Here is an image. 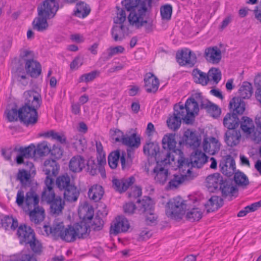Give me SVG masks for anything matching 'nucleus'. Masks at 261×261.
I'll return each instance as SVG.
<instances>
[{"label":"nucleus","mask_w":261,"mask_h":261,"mask_svg":"<svg viewBox=\"0 0 261 261\" xmlns=\"http://www.w3.org/2000/svg\"><path fill=\"white\" fill-rule=\"evenodd\" d=\"M174 158L177 162V168L180 171H186L187 173L193 174L192 167L201 168L207 161V157L201 151L196 150L192 153L190 160L184 156L181 150L176 151Z\"/></svg>","instance_id":"1"},{"label":"nucleus","mask_w":261,"mask_h":261,"mask_svg":"<svg viewBox=\"0 0 261 261\" xmlns=\"http://www.w3.org/2000/svg\"><path fill=\"white\" fill-rule=\"evenodd\" d=\"M89 231V226L84 222L76 223L65 227L61 236V240L66 242H73L77 239L86 238Z\"/></svg>","instance_id":"2"},{"label":"nucleus","mask_w":261,"mask_h":261,"mask_svg":"<svg viewBox=\"0 0 261 261\" xmlns=\"http://www.w3.org/2000/svg\"><path fill=\"white\" fill-rule=\"evenodd\" d=\"M187 204L180 197L170 199L166 207V215L173 219L180 220L185 214Z\"/></svg>","instance_id":"3"},{"label":"nucleus","mask_w":261,"mask_h":261,"mask_svg":"<svg viewBox=\"0 0 261 261\" xmlns=\"http://www.w3.org/2000/svg\"><path fill=\"white\" fill-rule=\"evenodd\" d=\"M162 143L164 149H168L169 152L164 153L165 158H164V160L161 159V161L166 164L167 163L170 164V160L172 161L176 160L174 155L177 152H175L177 150H180L178 149H175L176 142L175 139V134H169L165 135L163 138Z\"/></svg>","instance_id":"4"},{"label":"nucleus","mask_w":261,"mask_h":261,"mask_svg":"<svg viewBox=\"0 0 261 261\" xmlns=\"http://www.w3.org/2000/svg\"><path fill=\"white\" fill-rule=\"evenodd\" d=\"M18 117L27 125L34 124L38 120L37 110L25 104L18 110Z\"/></svg>","instance_id":"5"},{"label":"nucleus","mask_w":261,"mask_h":261,"mask_svg":"<svg viewBox=\"0 0 261 261\" xmlns=\"http://www.w3.org/2000/svg\"><path fill=\"white\" fill-rule=\"evenodd\" d=\"M175 105L179 110L180 109L182 111L184 110L185 122L186 124L192 123L194 114L197 113L199 111L198 105L196 100L194 98L188 99L185 103V107L182 105Z\"/></svg>","instance_id":"6"},{"label":"nucleus","mask_w":261,"mask_h":261,"mask_svg":"<svg viewBox=\"0 0 261 261\" xmlns=\"http://www.w3.org/2000/svg\"><path fill=\"white\" fill-rule=\"evenodd\" d=\"M58 9L59 5L56 0H45L38 7V14L51 18L55 16Z\"/></svg>","instance_id":"7"},{"label":"nucleus","mask_w":261,"mask_h":261,"mask_svg":"<svg viewBox=\"0 0 261 261\" xmlns=\"http://www.w3.org/2000/svg\"><path fill=\"white\" fill-rule=\"evenodd\" d=\"M152 0H136L135 10L130 12L128 19L132 17H138L145 16L147 13L149 12L152 7Z\"/></svg>","instance_id":"8"},{"label":"nucleus","mask_w":261,"mask_h":261,"mask_svg":"<svg viewBox=\"0 0 261 261\" xmlns=\"http://www.w3.org/2000/svg\"><path fill=\"white\" fill-rule=\"evenodd\" d=\"M143 151L145 154L150 156L154 157L156 163L164 164L161 161V159L164 160L165 156L164 152H160V147L158 143L155 142H149L144 145Z\"/></svg>","instance_id":"9"},{"label":"nucleus","mask_w":261,"mask_h":261,"mask_svg":"<svg viewBox=\"0 0 261 261\" xmlns=\"http://www.w3.org/2000/svg\"><path fill=\"white\" fill-rule=\"evenodd\" d=\"M176 60L180 65L193 66L196 62V57L190 50L185 48L176 53Z\"/></svg>","instance_id":"10"},{"label":"nucleus","mask_w":261,"mask_h":261,"mask_svg":"<svg viewBox=\"0 0 261 261\" xmlns=\"http://www.w3.org/2000/svg\"><path fill=\"white\" fill-rule=\"evenodd\" d=\"M184 111L179 110L176 105L174 107V113L167 120L168 127L173 130L178 129L181 125V120L185 122Z\"/></svg>","instance_id":"11"},{"label":"nucleus","mask_w":261,"mask_h":261,"mask_svg":"<svg viewBox=\"0 0 261 261\" xmlns=\"http://www.w3.org/2000/svg\"><path fill=\"white\" fill-rule=\"evenodd\" d=\"M204 57L208 63L218 64L221 60L222 53L217 46L208 47L204 50Z\"/></svg>","instance_id":"12"},{"label":"nucleus","mask_w":261,"mask_h":261,"mask_svg":"<svg viewBox=\"0 0 261 261\" xmlns=\"http://www.w3.org/2000/svg\"><path fill=\"white\" fill-rule=\"evenodd\" d=\"M24 104L36 110L39 109L42 103L41 94L34 90H29L24 92Z\"/></svg>","instance_id":"13"},{"label":"nucleus","mask_w":261,"mask_h":261,"mask_svg":"<svg viewBox=\"0 0 261 261\" xmlns=\"http://www.w3.org/2000/svg\"><path fill=\"white\" fill-rule=\"evenodd\" d=\"M130 226L127 219L123 217H118L113 222L110 229V233L116 235L121 232H126Z\"/></svg>","instance_id":"14"},{"label":"nucleus","mask_w":261,"mask_h":261,"mask_svg":"<svg viewBox=\"0 0 261 261\" xmlns=\"http://www.w3.org/2000/svg\"><path fill=\"white\" fill-rule=\"evenodd\" d=\"M14 151L18 152L16 162L19 165L24 163V159L33 158L35 156L34 145H33L26 147H15Z\"/></svg>","instance_id":"15"},{"label":"nucleus","mask_w":261,"mask_h":261,"mask_svg":"<svg viewBox=\"0 0 261 261\" xmlns=\"http://www.w3.org/2000/svg\"><path fill=\"white\" fill-rule=\"evenodd\" d=\"M163 164L157 163L156 166L154 168L151 175L153 177L155 181L159 184L163 185L167 181L169 172L168 169L163 167Z\"/></svg>","instance_id":"16"},{"label":"nucleus","mask_w":261,"mask_h":261,"mask_svg":"<svg viewBox=\"0 0 261 261\" xmlns=\"http://www.w3.org/2000/svg\"><path fill=\"white\" fill-rule=\"evenodd\" d=\"M135 17V16H134ZM145 16H141L138 17H133L128 19V21L130 25L137 29H140L144 27L145 32L147 33H150L153 30V25L152 21H147L145 19Z\"/></svg>","instance_id":"17"},{"label":"nucleus","mask_w":261,"mask_h":261,"mask_svg":"<svg viewBox=\"0 0 261 261\" xmlns=\"http://www.w3.org/2000/svg\"><path fill=\"white\" fill-rule=\"evenodd\" d=\"M44 228L47 235L51 234L55 239H61L65 227L62 222L56 221L51 226L44 225Z\"/></svg>","instance_id":"18"},{"label":"nucleus","mask_w":261,"mask_h":261,"mask_svg":"<svg viewBox=\"0 0 261 261\" xmlns=\"http://www.w3.org/2000/svg\"><path fill=\"white\" fill-rule=\"evenodd\" d=\"M219 167L223 174L228 177L231 176L236 173L235 162L230 155L227 156L225 161L219 164Z\"/></svg>","instance_id":"19"},{"label":"nucleus","mask_w":261,"mask_h":261,"mask_svg":"<svg viewBox=\"0 0 261 261\" xmlns=\"http://www.w3.org/2000/svg\"><path fill=\"white\" fill-rule=\"evenodd\" d=\"M59 165L57 162L52 159L46 160L44 162L43 171L46 175V179H53L59 173Z\"/></svg>","instance_id":"20"},{"label":"nucleus","mask_w":261,"mask_h":261,"mask_svg":"<svg viewBox=\"0 0 261 261\" xmlns=\"http://www.w3.org/2000/svg\"><path fill=\"white\" fill-rule=\"evenodd\" d=\"M44 182L45 187L41 194V199L48 203L56 198L53 190L54 179L48 178L45 179Z\"/></svg>","instance_id":"21"},{"label":"nucleus","mask_w":261,"mask_h":261,"mask_svg":"<svg viewBox=\"0 0 261 261\" xmlns=\"http://www.w3.org/2000/svg\"><path fill=\"white\" fill-rule=\"evenodd\" d=\"M179 171L180 172V174L175 175L169 182L168 186L171 189L177 188L184 181L190 180L194 177L193 174L188 173L186 171Z\"/></svg>","instance_id":"22"},{"label":"nucleus","mask_w":261,"mask_h":261,"mask_svg":"<svg viewBox=\"0 0 261 261\" xmlns=\"http://www.w3.org/2000/svg\"><path fill=\"white\" fill-rule=\"evenodd\" d=\"M17 233L21 244H27L35 237L33 230L25 225H20L18 228Z\"/></svg>","instance_id":"23"},{"label":"nucleus","mask_w":261,"mask_h":261,"mask_svg":"<svg viewBox=\"0 0 261 261\" xmlns=\"http://www.w3.org/2000/svg\"><path fill=\"white\" fill-rule=\"evenodd\" d=\"M220 144L218 140L214 137L208 139H204L203 142L204 151L211 155H214L220 149Z\"/></svg>","instance_id":"24"},{"label":"nucleus","mask_w":261,"mask_h":261,"mask_svg":"<svg viewBox=\"0 0 261 261\" xmlns=\"http://www.w3.org/2000/svg\"><path fill=\"white\" fill-rule=\"evenodd\" d=\"M145 88L148 93H155L159 88V81L153 74L148 73L144 78Z\"/></svg>","instance_id":"25"},{"label":"nucleus","mask_w":261,"mask_h":261,"mask_svg":"<svg viewBox=\"0 0 261 261\" xmlns=\"http://www.w3.org/2000/svg\"><path fill=\"white\" fill-rule=\"evenodd\" d=\"M135 181V179L133 176L121 180L113 179L112 180L113 187L116 191L122 193L126 191Z\"/></svg>","instance_id":"26"},{"label":"nucleus","mask_w":261,"mask_h":261,"mask_svg":"<svg viewBox=\"0 0 261 261\" xmlns=\"http://www.w3.org/2000/svg\"><path fill=\"white\" fill-rule=\"evenodd\" d=\"M222 181H223V179L221 175L217 173H214L207 177L206 187L210 191L214 192L220 188Z\"/></svg>","instance_id":"27"},{"label":"nucleus","mask_w":261,"mask_h":261,"mask_svg":"<svg viewBox=\"0 0 261 261\" xmlns=\"http://www.w3.org/2000/svg\"><path fill=\"white\" fill-rule=\"evenodd\" d=\"M241 138L240 132L234 129L227 130L225 134V141L228 146L231 147L238 145Z\"/></svg>","instance_id":"28"},{"label":"nucleus","mask_w":261,"mask_h":261,"mask_svg":"<svg viewBox=\"0 0 261 261\" xmlns=\"http://www.w3.org/2000/svg\"><path fill=\"white\" fill-rule=\"evenodd\" d=\"M86 160L81 155L73 156L69 163V167L71 171L73 172H81L86 165Z\"/></svg>","instance_id":"29"},{"label":"nucleus","mask_w":261,"mask_h":261,"mask_svg":"<svg viewBox=\"0 0 261 261\" xmlns=\"http://www.w3.org/2000/svg\"><path fill=\"white\" fill-rule=\"evenodd\" d=\"M229 108L235 115H242L245 110L244 101L240 97H233L229 102Z\"/></svg>","instance_id":"30"},{"label":"nucleus","mask_w":261,"mask_h":261,"mask_svg":"<svg viewBox=\"0 0 261 261\" xmlns=\"http://www.w3.org/2000/svg\"><path fill=\"white\" fill-rule=\"evenodd\" d=\"M184 136L186 137V143L190 147L195 149L200 145L201 139L195 132L188 129L185 132Z\"/></svg>","instance_id":"31"},{"label":"nucleus","mask_w":261,"mask_h":261,"mask_svg":"<svg viewBox=\"0 0 261 261\" xmlns=\"http://www.w3.org/2000/svg\"><path fill=\"white\" fill-rule=\"evenodd\" d=\"M25 69L27 72L33 77L38 76L41 72L40 64L34 60L25 63Z\"/></svg>","instance_id":"32"},{"label":"nucleus","mask_w":261,"mask_h":261,"mask_svg":"<svg viewBox=\"0 0 261 261\" xmlns=\"http://www.w3.org/2000/svg\"><path fill=\"white\" fill-rule=\"evenodd\" d=\"M29 215L31 221L37 224L43 221L45 217V211L43 207L38 206L30 211Z\"/></svg>","instance_id":"33"},{"label":"nucleus","mask_w":261,"mask_h":261,"mask_svg":"<svg viewBox=\"0 0 261 261\" xmlns=\"http://www.w3.org/2000/svg\"><path fill=\"white\" fill-rule=\"evenodd\" d=\"M39 201V196L33 191H30L26 193L25 197V206L30 211L34 207L39 206L38 205Z\"/></svg>","instance_id":"34"},{"label":"nucleus","mask_w":261,"mask_h":261,"mask_svg":"<svg viewBox=\"0 0 261 261\" xmlns=\"http://www.w3.org/2000/svg\"><path fill=\"white\" fill-rule=\"evenodd\" d=\"M223 205V199L218 196L211 197L204 204L207 212L210 213L218 210Z\"/></svg>","instance_id":"35"},{"label":"nucleus","mask_w":261,"mask_h":261,"mask_svg":"<svg viewBox=\"0 0 261 261\" xmlns=\"http://www.w3.org/2000/svg\"><path fill=\"white\" fill-rule=\"evenodd\" d=\"M103 194L104 190L102 186L97 184L91 186L88 192L89 198L95 202L100 200L102 197Z\"/></svg>","instance_id":"36"},{"label":"nucleus","mask_w":261,"mask_h":261,"mask_svg":"<svg viewBox=\"0 0 261 261\" xmlns=\"http://www.w3.org/2000/svg\"><path fill=\"white\" fill-rule=\"evenodd\" d=\"M48 203L50 204V213L55 215H59L62 213L65 203L61 197L57 196L53 201Z\"/></svg>","instance_id":"37"},{"label":"nucleus","mask_w":261,"mask_h":261,"mask_svg":"<svg viewBox=\"0 0 261 261\" xmlns=\"http://www.w3.org/2000/svg\"><path fill=\"white\" fill-rule=\"evenodd\" d=\"M48 17L44 15H39L36 17L33 21L32 25L34 30L39 32H43L46 30L48 27L47 19Z\"/></svg>","instance_id":"38"},{"label":"nucleus","mask_w":261,"mask_h":261,"mask_svg":"<svg viewBox=\"0 0 261 261\" xmlns=\"http://www.w3.org/2000/svg\"><path fill=\"white\" fill-rule=\"evenodd\" d=\"M239 124V119L233 114L227 113L223 119V125L228 130L235 129Z\"/></svg>","instance_id":"39"},{"label":"nucleus","mask_w":261,"mask_h":261,"mask_svg":"<svg viewBox=\"0 0 261 261\" xmlns=\"http://www.w3.org/2000/svg\"><path fill=\"white\" fill-rule=\"evenodd\" d=\"M70 143L73 147L80 153L84 152L87 148V141L86 139L80 136H76L71 139Z\"/></svg>","instance_id":"40"},{"label":"nucleus","mask_w":261,"mask_h":261,"mask_svg":"<svg viewBox=\"0 0 261 261\" xmlns=\"http://www.w3.org/2000/svg\"><path fill=\"white\" fill-rule=\"evenodd\" d=\"M79 191L73 185L64 190V197L66 200L69 202H74L77 200L79 196Z\"/></svg>","instance_id":"41"},{"label":"nucleus","mask_w":261,"mask_h":261,"mask_svg":"<svg viewBox=\"0 0 261 261\" xmlns=\"http://www.w3.org/2000/svg\"><path fill=\"white\" fill-rule=\"evenodd\" d=\"M201 107L206 109L210 115L213 117L216 118L220 115V109L217 105L212 103L210 101H203L201 104Z\"/></svg>","instance_id":"42"},{"label":"nucleus","mask_w":261,"mask_h":261,"mask_svg":"<svg viewBox=\"0 0 261 261\" xmlns=\"http://www.w3.org/2000/svg\"><path fill=\"white\" fill-rule=\"evenodd\" d=\"M219 189L225 196L233 195L237 191V188L233 185L232 181L227 180H223V181H222Z\"/></svg>","instance_id":"43"},{"label":"nucleus","mask_w":261,"mask_h":261,"mask_svg":"<svg viewBox=\"0 0 261 261\" xmlns=\"http://www.w3.org/2000/svg\"><path fill=\"white\" fill-rule=\"evenodd\" d=\"M186 215L187 220L191 222L198 221L202 217L203 213L201 210L198 207L187 208Z\"/></svg>","instance_id":"44"},{"label":"nucleus","mask_w":261,"mask_h":261,"mask_svg":"<svg viewBox=\"0 0 261 261\" xmlns=\"http://www.w3.org/2000/svg\"><path fill=\"white\" fill-rule=\"evenodd\" d=\"M125 28L124 25L116 24L112 30V35L115 41H121L125 37Z\"/></svg>","instance_id":"45"},{"label":"nucleus","mask_w":261,"mask_h":261,"mask_svg":"<svg viewBox=\"0 0 261 261\" xmlns=\"http://www.w3.org/2000/svg\"><path fill=\"white\" fill-rule=\"evenodd\" d=\"M56 185L60 190H64L72 185L70 183V178L67 174H64L58 177Z\"/></svg>","instance_id":"46"},{"label":"nucleus","mask_w":261,"mask_h":261,"mask_svg":"<svg viewBox=\"0 0 261 261\" xmlns=\"http://www.w3.org/2000/svg\"><path fill=\"white\" fill-rule=\"evenodd\" d=\"M241 128L247 135H250L254 128L252 120L247 117H243L241 122Z\"/></svg>","instance_id":"47"},{"label":"nucleus","mask_w":261,"mask_h":261,"mask_svg":"<svg viewBox=\"0 0 261 261\" xmlns=\"http://www.w3.org/2000/svg\"><path fill=\"white\" fill-rule=\"evenodd\" d=\"M239 93L241 99L249 98L253 93L252 85L247 82H244L240 88Z\"/></svg>","instance_id":"48"},{"label":"nucleus","mask_w":261,"mask_h":261,"mask_svg":"<svg viewBox=\"0 0 261 261\" xmlns=\"http://www.w3.org/2000/svg\"><path fill=\"white\" fill-rule=\"evenodd\" d=\"M2 226L6 230H15L18 225L17 220L12 217L5 216L2 219Z\"/></svg>","instance_id":"49"},{"label":"nucleus","mask_w":261,"mask_h":261,"mask_svg":"<svg viewBox=\"0 0 261 261\" xmlns=\"http://www.w3.org/2000/svg\"><path fill=\"white\" fill-rule=\"evenodd\" d=\"M234 180L236 185L242 188L246 187L249 183L247 176L243 172L238 171L234 174Z\"/></svg>","instance_id":"50"},{"label":"nucleus","mask_w":261,"mask_h":261,"mask_svg":"<svg viewBox=\"0 0 261 261\" xmlns=\"http://www.w3.org/2000/svg\"><path fill=\"white\" fill-rule=\"evenodd\" d=\"M89 7L84 2H80L76 5V9L74 12L75 16L79 17L84 18L90 13Z\"/></svg>","instance_id":"51"},{"label":"nucleus","mask_w":261,"mask_h":261,"mask_svg":"<svg viewBox=\"0 0 261 261\" xmlns=\"http://www.w3.org/2000/svg\"><path fill=\"white\" fill-rule=\"evenodd\" d=\"M122 143L129 147L137 148L140 144V138L136 134H133L130 136H125L123 139Z\"/></svg>","instance_id":"52"},{"label":"nucleus","mask_w":261,"mask_h":261,"mask_svg":"<svg viewBox=\"0 0 261 261\" xmlns=\"http://www.w3.org/2000/svg\"><path fill=\"white\" fill-rule=\"evenodd\" d=\"M193 75L194 81L202 85H205L208 83L207 74L201 72L198 69H194L193 71Z\"/></svg>","instance_id":"53"},{"label":"nucleus","mask_w":261,"mask_h":261,"mask_svg":"<svg viewBox=\"0 0 261 261\" xmlns=\"http://www.w3.org/2000/svg\"><path fill=\"white\" fill-rule=\"evenodd\" d=\"M137 202L138 207L142 213H145L149 210L153 209L151 199L149 197H146L142 200H138Z\"/></svg>","instance_id":"54"},{"label":"nucleus","mask_w":261,"mask_h":261,"mask_svg":"<svg viewBox=\"0 0 261 261\" xmlns=\"http://www.w3.org/2000/svg\"><path fill=\"white\" fill-rule=\"evenodd\" d=\"M122 150H117L112 152L108 157V163L110 167L115 169L117 167L119 159H120Z\"/></svg>","instance_id":"55"},{"label":"nucleus","mask_w":261,"mask_h":261,"mask_svg":"<svg viewBox=\"0 0 261 261\" xmlns=\"http://www.w3.org/2000/svg\"><path fill=\"white\" fill-rule=\"evenodd\" d=\"M96 147L97 153V162L100 166V168L102 169V166L106 164V154L103 150L102 144L100 142H96Z\"/></svg>","instance_id":"56"},{"label":"nucleus","mask_w":261,"mask_h":261,"mask_svg":"<svg viewBox=\"0 0 261 261\" xmlns=\"http://www.w3.org/2000/svg\"><path fill=\"white\" fill-rule=\"evenodd\" d=\"M34 150L35 155L37 154L40 156L47 155L50 151V148L46 141H43L39 144L36 148L34 146Z\"/></svg>","instance_id":"57"},{"label":"nucleus","mask_w":261,"mask_h":261,"mask_svg":"<svg viewBox=\"0 0 261 261\" xmlns=\"http://www.w3.org/2000/svg\"><path fill=\"white\" fill-rule=\"evenodd\" d=\"M26 244H29L32 251L36 254L40 255L42 252V244L35 237Z\"/></svg>","instance_id":"58"},{"label":"nucleus","mask_w":261,"mask_h":261,"mask_svg":"<svg viewBox=\"0 0 261 261\" xmlns=\"http://www.w3.org/2000/svg\"><path fill=\"white\" fill-rule=\"evenodd\" d=\"M44 135L45 137H51L61 144H66L67 143L66 138L63 134H59L54 130L49 131L45 133Z\"/></svg>","instance_id":"59"},{"label":"nucleus","mask_w":261,"mask_h":261,"mask_svg":"<svg viewBox=\"0 0 261 261\" xmlns=\"http://www.w3.org/2000/svg\"><path fill=\"white\" fill-rule=\"evenodd\" d=\"M30 177L31 174L30 172L25 170H19L17 176V179L24 186L30 184Z\"/></svg>","instance_id":"60"},{"label":"nucleus","mask_w":261,"mask_h":261,"mask_svg":"<svg viewBox=\"0 0 261 261\" xmlns=\"http://www.w3.org/2000/svg\"><path fill=\"white\" fill-rule=\"evenodd\" d=\"M207 77L208 81H213L215 83H218L221 80V73L218 69L212 68L207 73Z\"/></svg>","instance_id":"61"},{"label":"nucleus","mask_w":261,"mask_h":261,"mask_svg":"<svg viewBox=\"0 0 261 261\" xmlns=\"http://www.w3.org/2000/svg\"><path fill=\"white\" fill-rule=\"evenodd\" d=\"M160 12L162 19L169 20L172 13V7L170 5H166L160 8Z\"/></svg>","instance_id":"62"},{"label":"nucleus","mask_w":261,"mask_h":261,"mask_svg":"<svg viewBox=\"0 0 261 261\" xmlns=\"http://www.w3.org/2000/svg\"><path fill=\"white\" fill-rule=\"evenodd\" d=\"M99 72L97 70H94L91 72L84 74L80 77L79 82L88 83L94 80L97 76L99 75Z\"/></svg>","instance_id":"63"},{"label":"nucleus","mask_w":261,"mask_h":261,"mask_svg":"<svg viewBox=\"0 0 261 261\" xmlns=\"http://www.w3.org/2000/svg\"><path fill=\"white\" fill-rule=\"evenodd\" d=\"M126 15L125 11L122 9H118L116 16L114 17V22L116 24L123 25V23L125 21Z\"/></svg>","instance_id":"64"}]
</instances>
